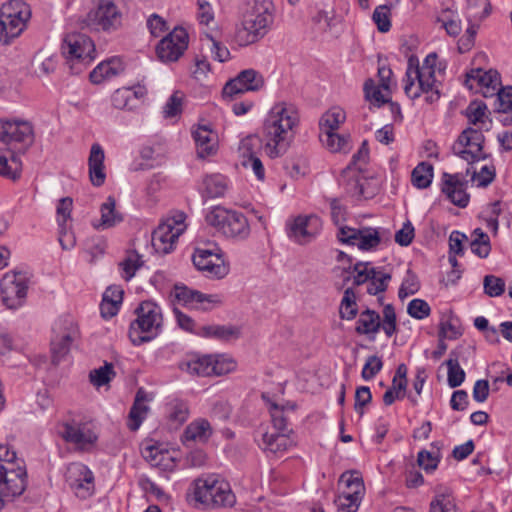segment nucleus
Wrapping results in <instances>:
<instances>
[{
    "label": "nucleus",
    "mask_w": 512,
    "mask_h": 512,
    "mask_svg": "<svg viewBox=\"0 0 512 512\" xmlns=\"http://www.w3.org/2000/svg\"><path fill=\"white\" fill-rule=\"evenodd\" d=\"M465 115L471 126L460 133L451 149L453 155L471 165L486 159L483 150L485 142L483 131L490 130L491 120L487 115V105L482 101H472L466 108Z\"/></svg>",
    "instance_id": "1"
},
{
    "label": "nucleus",
    "mask_w": 512,
    "mask_h": 512,
    "mask_svg": "<svg viewBox=\"0 0 512 512\" xmlns=\"http://www.w3.org/2000/svg\"><path fill=\"white\" fill-rule=\"evenodd\" d=\"M299 122V112L293 104L279 102L273 105L264 123L265 151L270 158L287 151Z\"/></svg>",
    "instance_id": "2"
},
{
    "label": "nucleus",
    "mask_w": 512,
    "mask_h": 512,
    "mask_svg": "<svg viewBox=\"0 0 512 512\" xmlns=\"http://www.w3.org/2000/svg\"><path fill=\"white\" fill-rule=\"evenodd\" d=\"M437 58L436 53H430L421 66L416 57L412 56L408 59L404 91L409 98L417 99L424 94L425 101L429 104L439 100L440 93L435 77Z\"/></svg>",
    "instance_id": "3"
},
{
    "label": "nucleus",
    "mask_w": 512,
    "mask_h": 512,
    "mask_svg": "<svg viewBox=\"0 0 512 512\" xmlns=\"http://www.w3.org/2000/svg\"><path fill=\"white\" fill-rule=\"evenodd\" d=\"M274 6L271 0H254L243 13L237 25L234 41L241 47L258 42L270 30L274 21Z\"/></svg>",
    "instance_id": "4"
},
{
    "label": "nucleus",
    "mask_w": 512,
    "mask_h": 512,
    "mask_svg": "<svg viewBox=\"0 0 512 512\" xmlns=\"http://www.w3.org/2000/svg\"><path fill=\"white\" fill-rule=\"evenodd\" d=\"M193 495L196 501L216 508L232 507L236 503L230 484L214 474L194 480Z\"/></svg>",
    "instance_id": "5"
},
{
    "label": "nucleus",
    "mask_w": 512,
    "mask_h": 512,
    "mask_svg": "<svg viewBox=\"0 0 512 512\" xmlns=\"http://www.w3.org/2000/svg\"><path fill=\"white\" fill-rule=\"evenodd\" d=\"M137 318L131 322L129 338L133 345H141L156 338L162 328L161 308L152 301H144L136 309Z\"/></svg>",
    "instance_id": "6"
},
{
    "label": "nucleus",
    "mask_w": 512,
    "mask_h": 512,
    "mask_svg": "<svg viewBox=\"0 0 512 512\" xmlns=\"http://www.w3.org/2000/svg\"><path fill=\"white\" fill-rule=\"evenodd\" d=\"M205 220L225 237L243 240L250 235L248 220L239 211L215 206L206 214Z\"/></svg>",
    "instance_id": "7"
},
{
    "label": "nucleus",
    "mask_w": 512,
    "mask_h": 512,
    "mask_svg": "<svg viewBox=\"0 0 512 512\" xmlns=\"http://www.w3.org/2000/svg\"><path fill=\"white\" fill-rule=\"evenodd\" d=\"M31 17V8L23 0H10L0 8V43L9 44L20 36Z\"/></svg>",
    "instance_id": "8"
},
{
    "label": "nucleus",
    "mask_w": 512,
    "mask_h": 512,
    "mask_svg": "<svg viewBox=\"0 0 512 512\" xmlns=\"http://www.w3.org/2000/svg\"><path fill=\"white\" fill-rule=\"evenodd\" d=\"M0 142L7 149L19 154L25 153L34 142V129L31 122L23 119L0 120Z\"/></svg>",
    "instance_id": "9"
},
{
    "label": "nucleus",
    "mask_w": 512,
    "mask_h": 512,
    "mask_svg": "<svg viewBox=\"0 0 512 512\" xmlns=\"http://www.w3.org/2000/svg\"><path fill=\"white\" fill-rule=\"evenodd\" d=\"M59 434L65 442L73 444L77 450L83 452L95 449L99 439V430L94 423L75 419L61 423Z\"/></svg>",
    "instance_id": "10"
},
{
    "label": "nucleus",
    "mask_w": 512,
    "mask_h": 512,
    "mask_svg": "<svg viewBox=\"0 0 512 512\" xmlns=\"http://www.w3.org/2000/svg\"><path fill=\"white\" fill-rule=\"evenodd\" d=\"M62 54L70 63V69L79 73L82 67H74V65L89 64L95 58V45L87 35L71 33L64 39Z\"/></svg>",
    "instance_id": "11"
},
{
    "label": "nucleus",
    "mask_w": 512,
    "mask_h": 512,
    "mask_svg": "<svg viewBox=\"0 0 512 512\" xmlns=\"http://www.w3.org/2000/svg\"><path fill=\"white\" fill-rule=\"evenodd\" d=\"M185 218L183 212H176L158 225L152 234V245L157 252L167 254L174 249L179 236L186 230Z\"/></svg>",
    "instance_id": "12"
},
{
    "label": "nucleus",
    "mask_w": 512,
    "mask_h": 512,
    "mask_svg": "<svg viewBox=\"0 0 512 512\" xmlns=\"http://www.w3.org/2000/svg\"><path fill=\"white\" fill-rule=\"evenodd\" d=\"M28 292V278L22 272L10 271L0 281V295L3 305L11 310L22 307Z\"/></svg>",
    "instance_id": "13"
},
{
    "label": "nucleus",
    "mask_w": 512,
    "mask_h": 512,
    "mask_svg": "<svg viewBox=\"0 0 512 512\" xmlns=\"http://www.w3.org/2000/svg\"><path fill=\"white\" fill-rule=\"evenodd\" d=\"M339 483L345 486L342 493L335 499L338 512H356L359 508L365 487L357 471L344 472Z\"/></svg>",
    "instance_id": "14"
},
{
    "label": "nucleus",
    "mask_w": 512,
    "mask_h": 512,
    "mask_svg": "<svg viewBox=\"0 0 512 512\" xmlns=\"http://www.w3.org/2000/svg\"><path fill=\"white\" fill-rule=\"evenodd\" d=\"M337 238L343 244L357 246L360 250H375L383 239V232L378 228L340 226Z\"/></svg>",
    "instance_id": "15"
},
{
    "label": "nucleus",
    "mask_w": 512,
    "mask_h": 512,
    "mask_svg": "<svg viewBox=\"0 0 512 512\" xmlns=\"http://www.w3.org/2000/svg\"><path fill=\"white\" fill-rule=\"evenodd\" d=\"M86 21L91 29L114 31L121 26L122 14L112 1L102 0L87 14Z\"/></svg>",
    "instance_id": "16"
},
{
    "label": "nucleus",
    "mask_w": 512,
    "mask_h": 512,
    "mask_svg": "<svg viewBox=\"0 0 512 512\" xmlns=\"http://www.w3.org/2000/svg\"><path fill=\"white\" fill-rule=\"evenodd\" d=\"M192 261L196 269L209 278L221 279L229 272V266L225 264L222 255L210 249L196 248Z\"/></svg>",
    "instance_id": "17"
},
{
    "label": "nucleus",
    "mask_w": 512,
    "mask_h": 512,
    "mask_svg": "<svg viewBox=\"0 0 512 512\" xmlns=\"http://www.w3.org/2000/svg\"><path fill=\"white\" fill-rule=\"evenodd\" d=\"M174 305H182L190 308L210 309L220 305L222 299L217 294H204L197 290L189 289L184 285H175L171 292Z\"/></svg>",
    "instance_id": "18"
},
{
    "label": "nucleus",
    "mask_w": 512,
    "mask_h": 512,
    "mask_svg": "<svg viewBox=\"0 0 512 512\" xmlns=\"http://www.w3.org/2000/svg\"><path fill=\"white\" fill-rule=\"evenodd\" d=\"M188 47V34L183 28H174L157 45L156 52L163 62L177 61Z\"/></svg>",
    "instance_id": "19"
},
{
    "label": "nucleus",
    "mask_w": 512,
    "mask_h": 512,
    "mask_svg": "<svg viewBox=\"0 0 512 512\" xmlns=\"http://www.w3.org/2000/svg\"><path fill=\"white\" fill-rule=\"evenodd\" d=\"M55 336L51 341V349L54 360L59 361L66 355L78 337V327L70 317L61 319L54 328Z\"/></svg>",
    "instance_id": "20"
},
{
    "label": "nucleus",
    "mask_w": 512,
    "mask_h": 512,
    "mask_svg": "<svg viewBox=\"0 0 512 512\" xmlns=\"http://www.w3.org/2000/svg\"><path fill=\"white\" fill-rule=\"evenodd\" d=\"M66 482L78 498L86 499L93 494V473L81 463H73L68 467Z\"/></svg>",
    "instance_id": "21"
},
{
    "label": "nucleus",
    "mask_w": 512,
    "mask_h": 512,
    "mask_svg": "<svg viewBox=\"0 0 512 512\" xmlns=\"http://www.w3.org/2000/svg\"><path fill=\"white\" fill-rule=\"evenodd\" d=\"M264 86L263 76L254 69L241 71L237 77L227 82L223 88L224 97L232 98L247 91H258Z\"/></svg>",
    "instance_id": "22"
},
{
    "label": "nucleus",
    "mask_w": 512,
    "mask_h": 512,
    "mask_svg": "<svg viewBox=\"0 0 512 512\" xmlns=\"http://www.w3.org/2000/svg\"><path fill=\"white\" fill-rule=\"evenodd\" d=\"M322 229L321 219L316 215H300L289 224V237L297 243L310 242Z\"/></svg>",
    "instance_id": "23"
},
{
    "label": "nucleus",
    "mask_w": 512,
    "mask_h": 512,
    "mask_svg": "<svg viewBox=\"0 0 512 512\" xmlns=\"http://www.w3.org/2000/svg\"><path fill=\"white\" fill-rule=\"evenodd\" d=\"M442 180V192L446 194L448 199L459 207H466L469 202V195L466 193L464 176L459 173H444Z\"/></svg>",
    "instance_id": "24"
},
{
    "label": "nucleus",
    "mask_w": 512,
    "mask_h": 512,
    "mask_svg": "<svg viewBox=\"0 0 512 512\" xmlns=\"http://www.w3.org/2000/svg\"><path fill=\"white\" fill-rule=\"evenodd\" d=\"M257 137L248 136L244 138L239 145V152L242 157V165L244 168L251 170L256 178L263 181L265 178V169L262 161L255 155L254 148L259 146Z\"/></svg>",
    "instance_id": "25"
},
{
    "label": "nucleus",
    "mask_w": 512,
    "mask_h": 512,
    "mask_svg": "<svg viewBox=\"0 0 512 512\" xmlns=\"http://www.w3.org/2000/svg\"><path fill=\"white\" fill-rule=\"evenodd\" d=\"M475 80L480 87V91L484 97H493L498 91V87L501 86L500 74L494 70L489 69L484 71L481 68L471 69L467 73V81Z\"/></svg>",
    "instance_id": "26"
},
{
    "label": "nucleus",
    "mask_w": 512,
    "mask_h": 512,
    "mask_svg": "<svg viewBox=\"0 0 512 512\" xmlns=\"http://www.w3.org/2000/svg\"><path fill=\"white\" fill-rule=\"evenodd\" d=\"M105 153L100 144L94 143L91 146L88 157L89 178L93 186L100 187L106 180Z\"/></svg>",
    "instance_id": "27"
},
{
    "label": "nucleus",
    "mask_w": 512,
    "mask_h": 512,
    "mask_svg": "<svg viewBox=\"0 0 512 512\" xmlns=\"http://www.w3.org/2000/svg\"><path fill=\"white\" fill-rule=\"evenodd\" d=\"M292 444L293 441L290 439L289 434L285 432L261 430V441H259V446L267 453L281 455L291 447Z\"/></svg>",
    "instance_id": "28"
},
{
    "label": "nucleus",
    "mask_w": 512,
    "mask_h": 512,
    "mask_svg": "<svg viewBox=\"0 0 512 512\" xmlns=\"http://www.w3.org/2000/svg\"><path fill=\"white\" fill-rule=\"evenodd\" d=\"M197 155L205 158L216 153L217 150V134L208 126H198L193 132Z\"/></svg>",
    "instance_id": "29"
},
{
    "label": "nucleus",
    "mask_w": 512,
    "mask_h": 512,
    "mask_svg": "<svg viewBox=\"0 0 512 512\" xmlns=\"http://www.w3.org/2000/svg\"><path fill=\"white\" fill-rule=\"evenodd\" d=\"M148 401H150L148 394L143 389H139L128 415L127 426L131 431H136L146 418L149 411L146 404Z\"/></svg>",
    "instance_id": "30"
},
{
    "label": "nucleus",
    "mask_w": 512,
    "mask_h": 512,
    "mask_svg": "<svg viewBox=\"0 0 512 512\" xmlns=\"http://www.w3.org/2000/svg\"><path fill=\"white\" fill-rule=\"evenodd\" d=\"M22 163L19 153L10 149H0V176L16 181L20 178Z\"/></svg>",
    "instance_id": "31"
},
{
    "label": "nucleus",
    "mask_w": 512,
    "mask_h": 512,
    "mask_svg": "<svg viewBox=\"0 0 512 512\" xmlns=\"http://www.w3.org/2000/svg\"><path fill=\"white\" fill-rule=\"evenodd\" d=\"M101 218L98 223H93L96 229H109L123 221V215L116 209V200L114 197H107L106 201L100 206Z\"/></svg>",
    "instance_id": "32"
},
{
    "label": "nucleus",
    "mask_w": 512,
    "mask_h": 512,
    "mask_svg": "<svg viewBox=\"0 0 512 512\" xmlns=\"http://www.w3.org/2000/svg\"><path fill=\"white\" fill-rule=\"evenodd\" d=\"M123 71L122 62L117 58H111L99 63L90 73V80L94 84H100L109 80Z\"/></svg>",
    "instance_id": "33"
},
{
    "label": "nucleus",
    "mask_w": 512,
    "mask_h": 512,
    "mask_svg": "<svg viewBox=\"0 0 512 512\" xmlns=\"http://www.w3.org/2000/svg\"><path fill=\"white\" fill-rule=\"evenodd\" d=\"M212 435V428L206 419H197L191 422L182 435V442L187 444L193 442H206Z\"/></svg>",
    "instance_id": "34"
},
{
    "label": "nucleus",
    "mask_w": 512,
    "mask_h": 512,
    "mask_svg": "<svg viewBox=\"0 0 512 512\" xmlns=\"http://www.w3.org/2000/svg\"><path fill=\"white\" fill-rule=\"evenodd\" d=\"M211 355L201 357H192L179 362L180 370L195 376H212L213 368H211Z\"/></svg>",
    "instance_id": "35"
},
{
    "label": "nucleus",
    "mask_w": 512,
    "mask_h": 512,
    "mask_svg": "<svg viewBox=\"0 0 512 512\" xmlns=\"http://www.w3.org/2000/svg\"><path fill=\"white\" fill-rule=\"evenodd\" d=\"M320 140L324 147L332 153H348L351 149L349 135L334 132L320 133Z\"/></svg>",
    "instance_id": "36"
},
{
    "label": "nucleus",
    "mask_w": 512,
    "mask_h": 512,
    "mask_svg": "<svg viewBox=\"0 0 512 512\" xmlns=\"http://www.w3.org/2000/svg\"><path fill=\"white\" fill-rule=\"evenodd\" d=\"M197 335L218 340L228 341L237 339L240 336V329L234 326L226 325H207L201 326Z\"/></svg>",
    "instance_id": "37"
},
{
    "label": "nucleus",
    "mask_w": 512,
    "mask_h": 512,
    "mask_svg": "<svg viewBox=\"0 0 512 512\" xmlns=\"http://www.w3.org/2000/svg\"><path fill=\"white\" fill-rule=\"evenodd\" d=\"M381 327L380 315L370 309L360 313L355 331L360 335H375Z\"/></svg>",
    "instance_id": "38"
},
{
    "label": "nucleus",
    "mask_w": 512,
    "mask_h": 512,
    "mask_svg": "<svg viewBox=\"0 0 512 512\" xmlns=\"http://www.w3.org/2000/svg\"><path fill=\"white\" fill-rule=\"evenodd\" d=\"M142 455L152 466L159 467L163 470L171 469L174 465L169 452L163 451L154 445L146 446L142 450Z\"/></svg>",
    "instance_id": "39"
},
{
    "label": "nucleus",
    "mask_w": 512,
    "mask_h": 512,
    "mask_svg": "<svg viewBox=\"0 0 512 512\" xmlns=\"http://www.w3.org/2000/svg\"><path fill=\"white\" fill-rule=\"evenodd\" d=\"M346 113L340 107H333L326 111L319 121L320 133L334 132L345 122Z\"/></svg>",
    "instance_id": "40"
},
{
    "label": "nucleus",
    "mask_w": 512,
    "mask_h": 512,
    "mask_svg": "<svg viewBox=\"0 0 512 512\" xmlns=\"http://www.w3.org/2000/svg\"><path fill=\"white\" fill-rule=\"evenodd\" d=\"M227 187V179L221 174L207 175L203 179V190L209 198L224 196Z\"/></svg>",
    "instance_id": "41"
},
{
    "label": "nucleus",
    "mask_w": 512,
    "mask_h": 512,
    "mask_svg": "<svg viewBox=\"0 0 512 512\" xmlns=\"http://www.w3.org/2000/svg\"><path fill=\"white\" fill-rule=\"evenodd\" d=\"M433 179V166L426 162L419 163L412 171V184L419 188L425 189L430 186Z\"/></svg>",
    "instance_id": "42"
},
{
    "label": "nucleus",
    "mask_w": 512,
    "mask_h": 512,
    "mask_svg": "<svg viewBox=\"0 0 512 512\" xmlns=\"http://www.w3.org/2000/svg\"><path fill=\"white\" fill-rule=\"evenodd\" d=\"M390 280L391 275L389 273L385 272L383 269L375 268L373 266V273L370 274L367 292L371 295L383 293L386 291Z\"/></svg>",
    "instance_id": "43"
},
{
    "label": "nucleus",
    "mask_w": 512,
    "mask_h": 512,
    "mask_svg": "<svg viewBox=\"0 0 512 512\" xmlns=\"http://www.w3.org/2000/svg\"><path fill=\"white\" fill-rule=\"evenodd\" d=\"M211 368H213L212 375L222 376L236 370L237 362L235 359L227 354L211 355Z\"/></svg>",
    "instance_id": "44"
},
{
    "label": "nucleus",
    "mask_w": 512,
    "mask_h": 512,
    "mask_svg": "<svg viewBox=\"0 0 512 512\" xmlns=\"http://www.w3.org/2000/svg\"><path fill=\"white\" fill-rule=\"evenodd\" d=\"M489 0H467V20L481 21L491 13Z\"/></svg>",
    "instance_id": "45"
},
{
    "label": "nucleus",
    "mask_w": 512,
    "mask_h": 512,
    "mask_svg": "<svg viewBox=\"0 0 512 512\" xmlns=\"http://www.w3.org/2000/svg\"><path fill=\"white\" fill-rule=\"evenodd\" d=\"M268 407L272 421V431L289 434L290 430L288 429L287 417L285 415L286 408L270 401L268 402Z\"/></svg>",
    "instance_id": "46"
},
{
    "label": "nucleus",
    "mask_w": 512,
    "mask_h": 512,
    "mask_svg": "<svg viewBox=\"0 0 512 512\" xmlns=\"http://www.w3.org/2000/svg\"><path fill=\"white\" fill-rule=\"evenodd\" d=\"M445 364L448 368V384L451 388L460 386L465 380V372L460 367L457 356L454 357V353H450V357L446 360Z\"/></svg>",
    "instance_id": "47"
},
{
    "label": "nucleus",
    "mask_w": 512,
    "mask_h": 512,
    "mask_svg": "<svg viewBox=\"0 0 512 512\" xmlns=\"http://www.w3.org/2000/svg\"><path fill=\"white\" fill-rule=\"evenodd\" d=\"M143 265L141 255L136 251H128L124 260L120 263L123 270L122 277L129 281L136 273V271Z\"/></svg>",
    "instance_id": "48"
},
{
    "label": "nucleus",
    "mask_w": 512,
    "mask_h": 512,
    "mask_svg": "<svg viewBox=\"0 0 512 512\" xmlns=\"http://www.w3.org/2000/svg\"><path fill=\"white\" fill-rule=\"evenodd\" d=\"M339 313L340 317L346 320H352L357 315L356 296L351 288H347L344 292Z\"/></svg>",
    "instance_id": "49"
},
{
    "label": "nucleus",
    "mask_w": 512,
    "mask_h": 512,
    "mask_svg": "<svg viewBox=\"0 0 512 512\" xmlns=\"http://www.w3.org/2000/svg\"><path fill=\"white\" fill-rule=\"evenodd\" d=\"M115 377V371L111 363L90 371L89 379L95 387L108 384Z\"/></svg>",
    "instance_id": "50"
},
{
    "label": "nucleus",
    "mask_w": 512,
    "mask_h": 512,
    "mask_svg": "<svg viewBox=\"0 0 512 512\" xmlns=\"http://www.w3.org/2000/svg\"><path fill=\"white\" fill-rule=\"evenodd\" d=\"M474 235L475 238L470 243L472 252L480 258H486L491 250L488 235L479 228L474 231Z\"/></svg>",
    "instance_id": "51"
},
{
    "label": "nucleus",
    "mask_w": 512,
    "mask_h": 512,
    "mask_svg": "<svg viewBox=\"0 0 512 512\" xmlns=\"http://www.w3.org/2000/svg\"><path fill=\"white\" fill-rule=\"evenodd\" d=\"M168 418L171 424L176 427L183 424L189 415V409L187 405L180 401H172L167 406Z\"/></svg>",
    "instance_id": "52"
},
{
    "label": "nucleus",
    "mask_w": 512,
    "mask_h": 512,
    "mask_svg": "<svg viewBox=\"0 0 512 512\" xmlns=\"http://www.w3.org/2000/svg\"><path fill=\"white\" fill-rule=\"evenodd\" d=\"M430 512H456L454 498L450 492L438 493L430 503Z\"/></svg>",
    "instance_id": "53"
},
{
    "label": "nucleus",
    "mask_w": 512,
    "mask_h": 512,
    "mask_svg": "<svg viewBox=\"0 0 512 512\" xmlns=\"http://www.w3.org/2000/svg\"><path fill=\"white\" fill-rule=\"evenodd\" d=\"M34 73L41 77L50 74L56 68V59L54 56H45L37 54L32 61Z\"/></svg>",
    "instance_id": "54"
},
{
    "label": "nucleus",
    "mask_w": 512,
    "mask_h": 512,
    "mask_svg": "<svg viewBox=\"0 0 512 512\" xmlns=\"http://www.w3.org/2000/svg\"><path fill=\"white\" fill-rule=\"evenodd\" d=\"M471 174L472 181L477 183L479 187H487L495 179V167L494 166H483L479 172L472 171V167H467L466 175Z\"/></svg>",
    "instance_id": "55"
},
{
    "label": "nucleus",
    "mask_w": 512,
    "mask_h": 512,
    "mask_svg": "<svg viewBox=\"0 0 512 512\" xmlns=\"http://www.w3.org/2000/svg\"><path fill=\"white\" fill-rule=\"evenodd\" d=\"M184 94L175 91L163 107L164 118H173L181 114L183 108Z\"/></svg>",
    "instance_id": "56"
},
{
    "label": "nucleus",
    "mask_w": 512,
    "mask_h": 512,
    "mask_svg": "<svg viewBox=\"0 0 512 512\" xmlns=\"http://www.w3.org/2000/svg\"><path fill=\"white\" fill-rule=\"evenodd\" d=\"M407 381L393 379L391 387L384 393L383 402L389 406L395 402V400L403 399L406 394Z\"/></svg>",
    "instance_id": "57"
},
{
    "label": "nucleus",
    "mask_w": 512,
    "mask_h": 512,
    "mask_svg": "<svg viewBox=\"0 0 512 512\" xmlns=\"http://www.w3.org/2000/svg\"><path fill=\"white\" fill-rule=\"evenodd\" d=\"M390 16V7L388 5H379L375 8L372 19L380 32L385 33L390 30Z\"/></svg>",
    "instance_id": "58"
},
{
    "label": "nucleus",
    "mask_w": 512,
    "mask_h": 512,
    "mask_svg": "<svg viewBox=\"0 0 512 512\" xmlns=\"http://www.w3.org/2000/svg\"><path fill=\"white\" fill-rule=\"evenodd\" d=\"M496 110L507 114L512 110V86L498 87L496 91Z\"/></svg>",
    "instance_id": "59"
},
{
    "label": "nucleus",
    "mask_w": 512,
    "mask_h": 512,
    "mask_svg": "<svg viewBox=\"0 0 512 512\" xmlns=\"http://www.w3.org/2000/svg\"><path fill=\"white\" fill-rule=\"evenodd\" d=\"M116 109H131L133 107V92L130 88L117 89L111 98Z\"/></svg>",
    "instance_id": "60"
},
{
    "label": "nucleus",
    "mask_w": 512,
    "mask_h": 512,
    "mask_svg": "<svg viewBox=\"0 0 512 512\" xmlns=\"http://www.w3.org/2000/svg\"><path fill=\"white\" fill-rule=\"evenodd\" d=\"M484 292L489 297L501 296L505 291V282L503 279L494 275H486L483 280Z\"/></svg>",
    "instance_id": "61"
},
{
    "label": "nucleus",
    "mask_w": 512,
    "mask_h": 512,
    "mask_svg": "<svg viewBox=\"0 0 512 512\" xmlns=\"http://www.w3.org/2000/svg\"><path fill=\"white\" fill-rule=\"evenodd\" d=\"M365 98L374 106L380 107L388 100L382 94L380 87H378L373 80L368 79L364 84Z\"/></svg>",
    "instance_id": "62"
},
{
    "label": "nucleus",
    "mask_w": 512,
    "mask_h": 512,
    "mask_svg": "<svg viewBox=\"0 0 512 512\" xmlns=\"http://www.w3.org/2000/svg\"><path fill=\"white\" fill-rule=\"evenodd\" d=\"M420 288V283L418 277L413 274L411 271H408L406 277L404 278L400 288H399V298L404 299L410 295H413L418 292Z\"/></svg>",
    "instance_id": "63"
},
{
    "label": "nucleus",
    "mask_w": 512,
    "mask_h": 512,
    "mask_svg": "<svg viewBox=\"0 0 512 512\" xmlns=\"http://www.w3.org/2000/svg\"><path fill=\"white\" fill-rule=\"evenodd\" d=\"M408 314L415 319H424L430 315L429 304L422 299H413L407 307Z\"/></svg>",
    "instance_id": "64"
}]
</instances>
